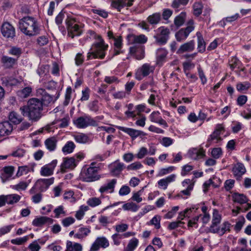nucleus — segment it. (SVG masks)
Here are the masks:
<instances>
[{"mask_svg": "<svg viewBox=\"0 0 251 251\" xmlns=\"http://www.w3.org/2000/svg\"><path fill=\"white\" fill-rule=\"evenodd\" d=\"M20 110L24 116L27 117L29 120L36 122L42 117V102L38 99H30L27 105L21 107Z\"/></svg>", "mask_w": 251, "mask_h": 251, "instance_id": "obj_1", "label": "nucleus"}, {"mask_svg": "<svg viewBox=\"0 0 251 251\" xmlns=\"http://www.w3.org/2000/svg\"><path fill=\"white\" fill-rule=\"evenodd\" d=\"M94 38L96 40L92 44L90 51L87 53V60L92 59H103L106 55V51L108 45L105 44L104 40L100 35L95 34Z\"/></svg>", "mask_w": 251, "mask_h": 251, "instance_id": "obj_2", "label": "nucleus"}, {"mask_svg": "<svg viewBox=\"0 0 251 251\" xmlns=\"http://www.w3.org/2000/svg\"><path fill=\"white\" fill-rule=\"evenodd\" d=\"M19 27L23 33L29 36H36L40 31L37 20L29 16L25 17L20 20Z\"/></svg>", "mask_w": 251, "mask_h": 251, "instance_id": "obj_3", "label": "nucleus"}, {"mask_svg": "<svg viewBox=\"0 0 251 251\" xmlns=\"http://www.w3.org/2000/svg\"><path fill=\"white\" fill-rule=\"evenodd\" d=\"M94 163H92L90 167L81 172V176L83 181L92 182L100 179V176L98 173V168L94 167Z\"/></svg>", "mask_w": 251, "mask_h": 251, "instance_id": "obj_4", "label": "nucleus"}, {"mask_svg": "<svg viewBox=\"0 0 251 251\" xmlns=\"http://www.w3.org/2000/svg\"><path fill=\"white\" fill-rule=\"evenodd\" d=\"M155 34L153 37L155 39V43L159 45L166 44L169 39L170 31L169 28L164 26H161L155 30Z\"/></svg>", "mask_w": 251, "mask_h": 251, "instance_id": "obj_5", "label": "nucleus"}, {"mask_svg": "<svg viewBox=\"0 0 251 251\" xmlns=\"http://www.w3.org/2000/svg\"><path fill=\"white\" fill-rule=\"evenodd\" d=\"M54 178L52 177L50 178H41L37 180L34 186L30 190L29 193L33 194L35 193V190L38 189L40 192H44L47 190L49 186L54 182Z\"/></svg>", "mask_w": 251, "mask_h": 251, "instance_id": "obj_6", "label": "nucleus"}, {"mask_svg": "<svg viewBox=\"0 0 251 251\" xmlns=\"http://www.w3.org/2000/svg\"><path fill=\"white\" fill-rule=\"evenodd\" d=\"M74 123L79 128H86L89 126H98L97 121L89 115L79 117L74 121Z\"/></svg>", "mask_w": 251, "mask_h": 251, "instance_id": "obj_7", "label": "nucleus"}, {"mask_svg": "<svg viewBox=\"0 0 251 251\" xmlns=\"http://www.w3.org/2000/svg\"><path fill=\"white\" fill-rule=\"evenodd\" d=\"M193 24V20H190L188 23V26L186 28H181L176 33L175 36L177 41L182 42L187 38L190 33L194 29Z\"/></svg>", "mask_w": 251, "mask_h": 251, "instance_id": "obj_8", "label": "nucleus"}, {"mask_svg": "<svg viewBox=\"0 0 251 251\" xmlns=\"http://www.w3.org/2000/svg\"><path fill=\"white\" fill-rule=\"evenodd\" d=\"M129 53L137 60H141L145 57L144 47L141 45H132L129 48Z\"/></svg>", "mask_w": 251, "mask_h": 251, "instance_id": "obj_9", "label": "nucleus"}, {"mask_svg": "<svg viewBox=\"0 0 251 251\" xmlns=\"http://www.w3.org/2000/svg\"><path fill=\"white\" fill-rule=\"evenodd\" d=\"M154 68L150 64L146 63L143 64L141 68L138 69L135 74L136 78L138 80L142 79V76H146L151 73H152Z\"/></svg>", "mask_w": 251, "mask_h": 251, "instance_id": "obj_10", "label": "nucleus"}, {"mask_svg": "<svg viewBox=\"0 0 251 251\" xmlns=\"http://www.w3.org/2000/svg\"><path fill=\"white\" fill-rule=\"evenodd\" d=\"M127 39L128 44L132 45L145 44L148 40L147 37L144 34H129L127 36Z\"/></svg>", "mask_w": 251, "mask_h": 251, "instance_id": "obj_11", "label": "nucleus"}, {"mask_svg": "<svg viewBox=\"0 0 251 251\" xmlns=\"http://www.w3.org/2000/svg\"><path fill=\"white\" fill-rule=\"evenodd\" d=\"M224 130V126L222 125L218 124L216 126L215 130L210 135L209 137L207 143L210 144L212 142L214 143H218L221 141L222 139L220 135L222 133V131Z\"/></svg>", "mask_w": 251, "mask_h": 251, "instance_id": "obj_12", "label": "nucleus"}, {"mask_svg": "<svg viewBox=\"0 0 251 251\" xmlns=\"http://www.w3.org/2000/svg\"><path fill=\"white\" fill-rule=\"evenodd\" d=\"M1 31L3 36L7 38H13L15 36V28L8 22L3 23Z\"/></svg>", "mask_w": 251, "mask_h": 251, "instance_id": "obj_13", "label": "nucleus"}, {"mask_svg": "<svg viewBox=\"0 0 251 251\" xmlns=\"http://www.w3.org/2000/svg\"><path fill=\"white\" fill-rule=\"evenodd\" d=\"M109 242L104 237H98L92 244L90 251H97L100 247L106 248L109 246Z\"/></svg>", "mask_w": 251, "mask_h": 251, "instance_id": "obj_14", "label": "nucleus"}, {"mask_svg": "<svg viewBox=\"0 0 251 251\" xmlns=\"http://www.w3.org/2000/svg\"><path fill=\"white\" fill-rule=\"evenodd\" d=\"M57 163V160H52L50 163L43 166L40 170V174L42 176H50L53 173V171Z\"/></svg>", "mask_w": 251, "mask_h": 251, "instance_id": "obj_15", "label": "nucleus"}, {"mask_svg": "<svg viewBox=\"0 0 251 251\" xmlns=\"http://www.w3.org/2000/svg\"><path fill=\"white\" fill-rule=\"evenodd\" d=\"M111 2V5L116 9L118 11L125 7H130L133 4V0H110Z\"/></svg>", "mask_w": 251, "mask_h": 251, "instance_id": "obj_16", "label": "nucleus"}, {"mask_svg": "<svg viewBox=\"0 0 251 251\" xmlns=\"http://www.w3.org/2000/svg\"><path fill=\"white\" fill-rule=\"evenodd\" d=\"M116 128L119 130L127 133L132 138V139H134L139 136H144L145 135L144 132L131 128L121 126H116Z\"/></svg>", "mask_w": 251, "mask_h": 251, "instance_id": "obj_17", "label": "nucleus"}, {"mask_svg": "<svg viewBox=\"0 0 251 251\" xmlns=\"http://www.w3.org/2000/svg\"><path fill=\"white\" fill-rule=\"evenodd\" d=\"M13 125L9 121L0 123V137L9 135L13 131Z\"/></svg>", "mask_w": 251, "mask_h": 251, "instance_id": "obj_18", "label": "nucleus"}, {"mask_svg": "<svg viewBox=\"0 0 251 251\" xmlns=\"http://www.w3.org/2000/svg\"><path fill=\"white\" fill-rule=\"evenodd\" d=\"M232 172L237 180H240L242 176L246 172V169L243 164L237 163L234 165Z\"/></svg>", "mask_w": 251, "mask_h": 251, "instance_id": "obj_19", "label": "nucleus"}, {"mask_svg": "<svg viewBox=\"0 0 251 251\" xmlns=\"http://www.w3.org/2000/svg\"><path fill=\"white\" fill-rule=\"evenodd\" d=\"M195 42L191 40L182 44L176 51V53L181 54L186 52H191L195 49Z\"/></svg>", "mask_w": 251, "mask_h": 251, "instance_id": "obj_20", "label": "nucleus"}, {"mask_svg": "<svg viewBox=\"0 0 251 251\" xmlns=\"http://www.w3.org/2000/svg\"><path fill=\"white\" fill-rule=\"evenodd\" d=\"M14 171V167L13 166H7L4 167L0 173V177L3 182L9 180L12 176Z\"/></svg>", "mask_w": 251, "mask_h": 251, "instance_id": "obj_21", "label": "nucleus"}, {"mask_svg": "<svg viewBox=\"0 0 251 251\" xmlns=\"http://www.w3.org/2000/svg\"><path fill=\"white\" fill-rule=\"evenodd\" d=\"M117 183L116 179H112L108 181L107 184L102 185L99 189V192L100 193H112L114 191L116 184Z\"/></svg>", "mask_w": 251, "mask_h": 251, "instance_id": "obj_22", "label": "nucleus"}, {"mask_svg": "<svg viewBox=\"0 0 251 251\" xmlns=\"http://www.w3.org/2000/svg\"><path fill=\"white\" fill-rule=\"evenodd\" d=\"M77 165L75 157L65 158L63 163L61 164V171L64 172L66 169H74Z\"/></svg>", "mask_w": 251, "mask_h": 251, "instance_id": "obj_23", "label": "nucleus"}, {"mask_svg": "<svg viewBox=\"0 0 251 251\" xmlns=\"http://www.w3.org/2000/svg\"><path fill=\"white\" fill-rule=\"evenodd\" d=\"M53 220L46 216H41L35 218L32 221V225L35 226H41L46 223L52 224Z\"/></svg>", "mask_w": 251, "mask_h": 251, "instance_id": "obj_24", "label": "nucleus"}, {"mask_svg": "<svg viewBox=\"0 0 251 251\" xmlns=\"http://www.w3.org/2000/svg\"><path fill=\"white\" fill-rule=\"evenodd\" d=\"M176 178V175L172 174L165 178L161 179L158 181V184L160 188L164 190L167 189L168 184L174 181Z\"/></svg>", "mask_w": 251, "mask_h": 251, "instance_id": "obj_25", "label": "nucleus"}, {"mask_svg": "<svg viewBox=\"0 0 251 251\" xmlns=\"http://www.w3.org/2000/svg\"><path fill=\"white\" fill-rule=\"evenodd\" d=\"M82 246L78 243L68 241L66 243V250L65 251H82Z\"/></svg>", "mask_w": 251, "mask_h": 251, "instance_id": "obj_26", "label": "nucleus"}, {"mask_svg": "<svg viewBox=\"0 0 251 251\" xmlns=\"http://www.w3.org/2000/svg\"><path fill=\"white\" fill-rule=\"evenodd\" d=\"M16 61L14 58L7 56H3L1 59L3 66L7 69L12 68L15 64Z\"/></svg>", "mask_w": 251, "mask_h": 251, "instance_id": "obj_27", "label": "nucleus"}, {"mask_svg": "<svg viewBox=\"0 0 251 251\" xmlns=\"http://www.w3.org/2000/svg\"><path fill=\"white\" fill-rule=\"evenodd\" d=\"M57 140L55 137H52L47 139L45 145L47 149L50 151H54L56 147Z\"/></svg>", "mask_w": 251, "mask_h": 251, "instance_id": "obj_28", "label": "nucleus"}, {"mask_svg": "<svg viewBox=\"0 0 251 251\" xmlns=\"http://www.w3.org/2000/svg\"><path fill=\"white\" fill-rule=\"evenodd\" d=\"M39 91H41L43 93H44V94L42 96V100H41L42 102V104L44 103L45 105H47L52 101H54L59 97L58 94L57 96L54 99L53 97L52 96L47 94L43 89L39 90Z\"/></svg>", "mask_w": 251, "mask_h": 251, "instance_id": "obj_29", "label": "nucleus"}, {"mask_svg": "<svg viewBox=\"0 0 251 251\" xmlns=\"http://www.w3.org/2000/svg\"><path fill=\"white\" fill-rule=\"evenodd\" d=\"M114 55L119 54L123 52L121 50L123 44H122V38L121 36H118L116 38H114Z\"/></svg>", "mask_w": 251, "mask_h": 251, "instance_id": "obj_30", "label": "nucleus"}, {"mask_svg": "<svg viewBox=\"0 0 251 251\" xmlns=\"http://www.w3.org/2000/svg\"><path fill=\"white\" fill-rule=\"evenodd\" d=\"M188 1L189 0H174L171 6L176 11H178L182 9L188 3Z\"/></svg>", "mask_w": 251, "mask_h": 251, "instance_id": "obj_31", "label": "nucleus"}, {"mask_svg": "<svg viewBox=\"0 0 251 251\" xmlns=\"http://www.w3.org/2000/svg\"><path fill=\"white\" fill-rule=\"evenodd\" d=\"M191 157L195 159L202 158L205 155V152L202 149H192L189 151Z\"/></svg>", "mask_w": 251, "mask_h": 251, "instance_id": "obj_32", "label": "nucleus"}, {"mask_svg": "<svg viewBox=\"0 0 251 251\" xmlns=\"http://www.w3.org/2000/svg\"><path fill=\"white\" fill-rule=\"evenodd\" d=\"M2 85L8 87L14 86L19 83V81L12 77H3L1 78Z\"/></svg>", "mask_w": 251, "mask_h": 251, "instance_id": "obj_33", "label": "nucleus"}, {"mask_svg": "<svg viewBox=\"0 0 251 251\" xmlns=\"http://www.w3.org/2000/svg\"><path fill=\"white\" fill-rule=\"evenodd\" d=\"M161 19V15L159 12H156L150 15L147 18V21L151 25H157Z\"/></svg>", "mask_w": 251, "mask_h": 251, "instance_id": "obj_34", "label": "nucleus"}, {"mask_svg": "<svg viewBox=\"0 0 251 251\" xmlns=\"http://www.w3.org/2000/svg\"><path fill=\"white\" fill-rule=\"evenodd\" d=\"M75 141L80 144H86L89 141V137L85 134L79 133L73 135Z\"/></svg>", "mask_w": 251, "mask_h": 251, "instance_id": "obj_35", "label": "nucleus"}, {"mask_svg": "<svg viewBox=\"0 0 251 251\" xmlns=\"http://www.w3.org/2000/svg\"><path fill=\"white\" fill-rule=\"evenodd\" d=\"M232 197L233 201L235 202L240 204L246 203L248 201L246 196L243 194L235 193L232 195Z\"/></svg>", "mask_w": 251, "mask_h": 251, "instance_id": "obj_36", "label": "nucleus"}, {"mask_svg": "<svg viewBox=\"0 0 251 251\" xmlns=\"http://www.w3.org/2000/svg\"><path fill=\"white\" fill-rule=\"evenodd\" d=\"M198 38V50L201 53L203 52L205 50L206 44L203 37L200 32L197 33Z\"/></svg>", "mask_w": 251, "mask_h": 251, "instance_id": "obj_37", "label": "nucleus"}, {"mask_svg": "<svg viewBox=\"0 0 251 251\" xmlns=\"http://www.w3.org/2000/svg\"><path fill=\"white\" fill-rule=\"evenodd\" d=\"M81 33L82 31L78 25L68 29V35L72 38H74L75 36H79Z\"/></svg>", "mask_w": 251, "mask_h": 251, "instance_id": "obj_38", "label": "nucleus"}, {"mask_svg": "<svg viewBox=\"0 0 251 251\" xmlns=\"http://www.w3.org/2000/svg\"><path fill=\"white\" fill-rule=\"evenodd\" d=\"M124 164L118 161H115L110 165L111 171L114 174H119L123 169Z\"/></svg>", "mask_w": 251, "mask_h": 251, "instance_id": "obj_39", "label": "nucleus"}, {"mask_svg": "<svg viewBox=\"0 0 251 251\" xmlns=\"http://www.w3.org/2000/svg\"><path fill=\"white\" fill-rule=\"evenodd\" d=\"M90 230L86 227H80L78 232L75 234L74 237L82 239L86 237L90 232Z\"/></svg>", "mask_w": 251, "mask_h": 251, "instance_id": "obj_40", "label": "nucleus"}, {"mask_svg": "<svg viewBox=\"0 0 251 251\" xmlns=\"http://www.w3.org/2000/svg\"><path fill=\"white\" fill-rule=\"evenodd\" d=\"M138 240L136 238H133L129 240L127 245L125 248L124 251H134L138 246Z\"/></svg>", "mask_w": 251, "mask_h": 251, "instance_id": "obj_41", "label": "nucleus"}, {"mask_svg": "<svg viewBox=\"0 0 251 251\" xmlns=\"http://www.w3.org/2000/svg\"><path fill=\"white\" fill-rule=\"evenodd\" d=\"M21 196L18 194H13L6 195V200L8 204H13L18 202L21 199Z\"/></svg>", "mask_w": 251, "mask_h": 251, "instance_id": "obj_42", "label": "nucleus"}, {"mask_svg": "<svg viewBox=\"0 0 251 251\" xmlns=\"http://www.w3.org/2000/svg\"><path fill=\"white\" fill-rule=\"evenodd\" d=\"M75 148V145L73 142L68 141L62 148V151L65 154L71 153Z\"/></svg>", "mask_w": 251, "mask_h": 251, "instance_id": "obj_43", "label": "nucleus"}, {"mask_svg": "<svg viewBox=\"0 0 251 251\" xmlns=\"http://www.w3.org/2000/svg\"><path fill=\"white\" fill-rule=\"evenodd\" d=\"M186 18V13L182 12L180 14L177 16L174 20V24L177 27H179L183 25L184 23Z\"/></svg>", "mask_w": 251, "mask_h": 251, "instance_id": "obj_44", "label": "nucleus"}, {"mask_svg": "<svg viewBox=\"0 0 251 251\" xmlns=\"http://www.w3.org/2000/svg\"><path fill=\"white\" fill-rule=\"evenodd\" d=\"M32 91V89L30 87H26L23 89L18 91L17 95L21 98H26L30 96Z\"/></svg>", "mask_w": 251, "mask_h": 251, "instance_id": "obj_45", "label": "nucleus"}, {"mask_svg": "<svg viewBox=\"0 0 251 251\" xmlns=\"http://www.w3.org/2000/svg\"><path fill=\"white\" fill-rule=\"evenodd\" d=\"M168 54L167 50L165 48H160L156 50V55L158 61H162Z\"/></svg>", "mask_w": 251, "mask_h": 251, "instance_id": "obj_46", "label": "nucleus"}, {"mask_svg": "<svg viewBox=\"0 0 251 251\" xmlns=\"http://www.w3.org/2000/svg\"><path fill=\"white\" fill-rule=\"evenodd\" d=\"M31 180H28L27 181H20L18 184L15 185L13 186V188L17 190H25L26 189L28 184L30 183Z\"/></svg>", "mask_w": 251, "mask_h": 251, "instance_id": "obj_47", "label": "nucleus"}, {"mask_svg": "<svg viewBox=\"0 0 251 251\" xmlns=\"http://www.w3.org/2000/svg\"><path fill=\"white\" fill-rule=\"evenodd\" d=\"M194 14L196 16H199L202 13V5L201 2H195L193 4Z\"/></svg>", "mask_w": 251, "mask_h": 251, "instance_id": "obj_48", "label": "nucleus"}, {"mask_svg": "<svg viewBox=\"0 0 251 251\" xmlns=\"http://www.w3.org/2000/svg\"><path fill=\"white\" fill-rule=\"evenodd\" d=\"M9 119L12 123L18 124L22 121L21 117L16 112H12L9 115Z\"/></svg>", "mask_w": 251, "mask_h": 251, "instance_id": "obj_49", "label": "nucleus"}, {"mask_svg": "<svg viewBox=\"0 0 251 251\" xmlns=\"http://www.w3.org/2000/svg\"><path fill=\"white\" fill-rule=\"evenodd\" d=\"M123 208L125 210H131L135 212L138 210L139 206L133 202H128L124 204Z\"/></svg>", "mask_w": 251, "mask_h": 251, "instance_id": "obj_50", "label": "nucleus"}, {"mask_svg": "<svg viewBox=\"0 0 251 251\" xmlns=\"http://www.w3.org/2000/svg\"><path fill=\"white\" fill-rule=\"evenodd\" d=\"M230 224L228 222H225L220 227L219 235H223L226 231H229L230 228Z\"/></svg>", "mask_w": 251, "mask_h": 251, "instance_id": "obj_51", "label": "nucleus"}, {"mask_svg": "<svg viewBox=\"0 0 251 251\" xmlns=\"http://www.w3.org/2000/svg\"><path fill=\"white\" fill-rule=\"evenodd\" d=\"M49 68V66L48 65H41L38 68L36 72L39 76L42 77L46 75L48 72Z\"/></svg>", "mask_w": 251, "mask_h": 251, "instance_id": "obj_52", "label": "nucleus"}, {"mask_svg": "<svg viewBox=\"0 0 251 251\" xmlns=\"http://www.w3.org/2000/svg\"><path fill=\"white\" fill-rule=\"evenodd\" d=\"M101 200L99 198L93 197L89 199L87 201V204L91 207H95L101 203Z\"/></svg>", "mask_w": 251, "mask_h": 251, "instance_id": "obj_53", "label": "nucleus"}, {"mask_svg": "<svg viewBox=\"0 0 251 251\" xmlns=\"http://www.w3.org/2000/svg\"><path fill=\"white\" fill-rule=\"evenodd\" d=\"M28 239V236H25L23 237L17 238L16 239H12L11 243L14 245H21L25 243Z\"/></svg>", "mask_w": 251, "mask_h": 251, "instance_id": "obj_54", "label": "nucleus"}, {"mask_svg": "<svg viewBox=\"0 0 251 251\" xmlns=\"http://www.w3.org/2000/svg\"><path fill=\"white\" fill-rule=\"evenodd\" d=\"M221 221V216L217 210L214 209L213 213V218L211 224H219Z\"/></svg>", "mask_w": 251, "mask_h": 251, "instance_id": "obj_55", "label": "nucleus"}, {"mask_svg": "<svg viewBox=\"0 0 251 251\" xmlns=\"http://www.w3.org/2000/svg\"><path fill=\"white\" fill-rule=\"evenodd\" d=\"M251 87V84L248 82H240L237 84L236 89L238 91H243L248 90Z\"/></svg>", "mask_w": 251, "mask_h": 251, "instance_id": "obj_56", "label": "nucleus"}, {"mask_svg": "<svg viewBox=\"0 0 251 251\" xmlns=\"http://www.w3.org/2000/svg\"><path fill=\"white\" fill-rule=\"evenodd\" d=\"M69 117H65L62 118L61 119H58L54 122V124H57L58 122H60V123L58 125V126L60 128L66 127L69 125Z\"/></svg>", "mask_w": 251, "mask_h": 251, "instance_id": "obj_57", "label": "nucleus"}, {"mask_svg": "<svg viewBox=\"0 0 251 251\" xmlns=\"http://www.w3.org/2000/svg\"><path fill=\"white\" fill-rule=\"evenodd\" d=\"M245 222V219L242 216L239 218L238 221L236 223L234 226V229L237 232H239L242 229Z\"/></svg>", "mask_w": 251, "mask_h": 251, "instance_id": "obj_58", "label": "nucleus"}, {"mask_svg": "<svg viewBox=\"0 0 251 251\" xmlns=\"http://www.w3.org/2000/svg\"><path fill=\"white\" fill-rule=\"evenodd\" d=\"M75 219L72 217H67L62 220V224L64 227H68L74 224Z\"/></svg>", "mask_w": 251, "mask_h": 251, "instance_id": "obj_59", "label": "nucleus"}, {"mask_svg": "<svg viewBox=\"0 0 251 251\" xmlns=\"http://www.w3.org/2000/svg\"><path fill=\"white\" fill-rule=\"evenodd\" d=\"M72 92V90L71 87H69L67 88L66 94H65V99L64 101V105H67L71 100V94Z\"/></svg>", "mask_w": 251, "mask_h": 251, "instance_id": "obj_60", "label": "nucleus"}, {"mask_svg": "<svg viewBox=\"0 0 251 251\" xmlns=\"http://www.w3.org/2000/svg\"><path fill=\"white\" fill-rule=\"evenodd\" d=\"M160 217L158 216H154L150 221L151 225H154L156 229H159L160 227Z\"/></svg>", "mask_w": 251, "mask_h": 251, "instance_id": "obj_61", "label": "nucleus"}, {"mask_svg": "<svg viewBox=\"0 0 251 251\" xmlns=\"http://www.w3.org/2000/svg\"><path fill=\"white\" fill-rule=\"evenodd\" d=\"M75 65L80 66L83 63L84 57L81 53H77L75 55Z\"/></svg>", "mask_w": 251, "mask_h": 251, "instance_id": "obj_62", "label": "nucleus"}, {"mask_svg": "<svg viewBox=\"0 0 251 251\" xmlns=\"http://www.w3.org/2000/svg\"><path fill=\"white\" fill-rule=\"evenodd\" d=\"M88 107L90 110L97 112L99 109L98 100H94L89 103Z\"/></svg>", "mask_w": 251, "mask_h": 251, "instance_id": "obj_63", "label": "nucleus"}, {"mask_svg": "<svg viewBox=\"0 0 251 251\" xmlns=\"http://www.w3.org/2000/svg\"><path fill=\"white\" fill-rule=\"evenodd\" d=\"M143 167V165L140 162H134L127 167L128 170H136Z\"/></svg>", "mask_w": 251, "mask_h": 251, "instance_id": "obj_64", "label": "nucleus"}]
</instances>
